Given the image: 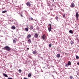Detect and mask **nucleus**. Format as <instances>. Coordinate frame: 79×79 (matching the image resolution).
I'll return each mask as SVG.
<instances>
[{"label": "nucleus", "mask_w": 79, "mask_h": 79, "mask_svg": "<svg viewBox=\"0 0 79 79\" xmlns=\"http://www.w3.org/2000/svg\"><path fill=\"white\" fill-rule=\"evenodd\" d=\"M49 26H50V27L48 28L49 32H50L52 30V25L51 24H49Z\"/></svg>", "instance_id": "f03ea898"}, {"label": "nucleus", "mask_w": 79, "mask_h": 79, "mask_svg": "<svg viewBox=\"0 0 79 79\" xmlns=\"http://www.w3.org/2000/svg\"><path fill=\"white\" fill-rule=\"evenodd\" d=\"M33 26H31V27H30V29L31 30H32V29H33Z\"/></svg>", "instance_id": "412c9836"}, {"label": "nucleus", "mask_w": 79, "mask_h": 79, "mask_svg": "<svg viewBox=\"0 0 79 79\" xmlns=\"http://www.w3.org/2000/svg\"><path fill=\"white\" fill-rule=\"evenodd\" d=\"M65 66H66V67H68V65H67V64H66L65 65Z\"/></svg>", "instance_id": "7c9ffc66"}, {"label": "nucleus", "mask_w": 79, "mask_h": 79, "mask_svg": "<svg viewBox=\"0 0 79 79\" xmlns=\"http://www.w3.org/2000/svg\"><path fill=\"white\" fill-rule=\"evenodd\" d=\"M15 40H17V39L15 38Z\"/></svg>", "instance_id": "72a5a7b5"}, {"label": "nucleus", "mask_w": 79, "mask_h": 79, "mask_svg": "<svg viewBox=\"0 0 79 79\" xmlns=\"http://www.w3.org/2000/svg\"><path fill=\"white\" fill-rule=\"evenodd\" d=\"M77 64H78V65H79V62L77 63Z\"/></svg>", "instance_id": "473e14b6"}, {"label": "nucleus", "mask_w": 79, "mask_h": 79, "mask_svg": "<svg viewBox=\"0 0 79 79\" xmlns=\"http://www.w3.org/2000/svg\"><path fill=\"white\" fill-rule=\"evenodd\" d=\"M52 77H54V76H53V75H52Z\"/></svg>", "instance_id": "e433bc0d"}, {"label": "nucleus", "mask_w": 79, "mask_h": 79, "mask_svg": "<svg viewBox=\"0 0 79 79\" xmlns=\"http://www.w3.org/2000/svg\"><path fill=\"white\" fill-rule=\"evenodd\" d=\"M16 24L18 25V23H16Z\"/></svg>", "instance_id": "2f4dec72"}, {"label": "nucleus", "mask_w": 79, "mask_h": 79, "mask_svg": "<svg viewBox=\"0 0 79 79\" xmlns=\"http://www.w3.org/2000/svg\"><path fill=\"white\" fill-rule=\"evenodd\" d=\"M24 79H27V78H24Z\"/></svg>", "instance_id": "f704fd0d"}, {"label": "nucleus", "mask_w": 79, "mask_h": 79, "mask_svg": "<svg viewBox=\"0 0 79 79\" xmlns=\"http://www.w3.org/2000/svg\"><path fill=\"white\" fill-rule=\"evenodd\" d=\"M19 73H21V72H22V71L21 70V69H19Z\"/></svg>", "instance_id": "6ab92c4d"}, {"label": "nucleus", "mask_w": 79, "mask_h": 79, "mask_svg": "<svg viewBox=\"0 0 79 79\" xmlns=\"http://www.w3.org/2000/svg\"><path fill=\"white\" fill-rule=\"evenodd\" d=\"M63 16L64 18H65V14H64Z\"/></svg>", "instance_id": "bb28decb"}, {"label": "nucleus", "mask_w": 79, "mask_h": 79, "mask_svg": "<svg viewBox=\"0 0 79 79\" xmlns=\"http://www.w3.org/2000/svg\"><path fill=\"white\" fill-rule=\"evenodd\" d=\"M72 8H74V6H75V5H74V4L73 3H72L71 4V5L70 6Z\"/></svg>", "instance_id": "20e7f679"}, {"label": "nucleus", "mask_w": 79, "mask_h": 79, "mask_svg": "<svg viewBox=\"0 0 79 79\" xmlns=\"http://www.w3.org/2000/svg\"><path fill=\"white\" fill-rule=\"evenodd\" d=\"M27 6H31V4L30 3L28 2L27 3Z\"/></svg>", "instance_id": "423d86ee"}, {"label": "nucleus", "mask_w": 79, "mask_h": 79, "mask_svg": "<svg viewBox=\"0 0 79 79\" xmlns=\"http://www.w3.org/2000/svg\"><path fill=\"white\" fill-rule=\"evenodd\" d=\"M44 68H45V67H44Z\"/></svg>", "instance_id": "58836bf2"}, {"label": "nucleus", "mask_w": 79, "mask_h": 79, "mask_svg": "<svg viewBox=\"0 0 79 79\" xmlns=\"http://www.w3.org/2000/svg\"><path fill=\"white\" fill-rule=\"evenodd\" d=\"M70 44H71V45H73V44H74V42H73V41L71 40V42H70Z\"/></svg>", "instance_id": "dca6fc26"}, {"label": "nucleus", "mask_w": 79, "mask_h": 79, "mask_svg": "<svg viewBox=\"0 0 79 79\" xmlns=\"http://www.w3.org/2000/svg\"><path fill=\"white\" fill-rule=\"evenodd\" d=\"M49 47L50 48V47H52V44H50L49 45Z\"/></svg>", "instance_id": "b1692460"}, {"label": "nucleus", "mask_w": 79, "mask_h": 79, "mask_svg": "<svg viewBox=\"0 0 79 79\" xmlns=\"http://www.w3.org/2000/svg\"><path fill=\"white\" fill-rule=\"evenodd\" d=\"M13 41L14 43H16V41H15V40H13Z\"/></svg>", "instance_id": "a878e982"}, {"label": "nucleus", "mask_w": 79, "mask_h": 79, "mask_svg": "<svg viewBox=\"0 0 79 79\" xmlns=\"http://www.w3.org/2000/svg\"><path fill=\"white\" fill-rule=\"evenodd\" d=\"M33 54H34V55L35 54V53H36V52H35V51H33L32 52Z\"/></svg>", "instance_id": "aec40b11"}, {"label": "nucleus", "mask_w": 79, "mask_h": 79, "mask_svg": "<svg viewBox=\"0 0 79 79\" xmlns=\"http://www.w3.org/2000/svg\"><path fill=\"white\" fill-rule=\"evenodd\" d=\"M53 0V2H54V0Z\"/></svg>", "instance_id": "4c0bfd02"}, {"label": "nucleus", "mask_w": 79, "mask_h": 79, "mask_svg": "<svg viewBox=\"0 0 79 79\" xmlns=\"http://www.w3.org/2000/svg\"><path fill=\"white\" fill-rule=\"evenodd\" d=\"M28 44H29L30 43H31V40L30 39H29L28 40Z\"/></svg>", "instance_id": "4468645a"}, {"label": "nucleus", "mask_w": 79, "mask_h": 79, "mask_svg": "<svg viewBox=\"0 0 79 79\" xmlns=\"http://www.w3.org/2000/svg\"><path fill=\"white\" fill-rule=\"evenodd\" d=\"M76 17L77 19L78 20V19L79 18V13L77 12L76 13Z\"/></svg>", "instance_id": "7ed1b4c3"}, {"label": "nucleus", "mask_w": 79, "mask_h": 79, "mask_svg": "<svg viewBox=\"0 0 79 79\" xmlns=\"http://www.w3.org/2000/svg\"><path fill=\"white\" fill-rule=\"evenodd\" d=\"M38 36H39V35H38L36 33L35 34L34 37L35 38H37L38 37Z\"/></svg>", "instance_id": "39448f33"}, {"label": "nucleus", "mask_w": 79, "mask_h": 79, "mask_svg": "<svg viewBox=\"0 0 79 79\" xmlns=\"http://www.w3.org/2000/svg\"><path fill=\"white\" fill-rule=\"evenodd\" d=\"M7 79H13V78H12L9 77Z\"/></svg>", "instance_id": "cd10ccee"}, {"label": "nucleus", "mask_w": 79, "mask_h": 79, "mask_svg": "<svg viewBox=\"0 0 79 79\" xmlns=\"http://www.w3.org/2000/svg\"><path fill=\"white\" fill-rule=\"evenodd\" d=\"M31 20H33V18H32L31 17Z\"/></svg>", "instance_id": "c756f323"}, {"label": "nucleus", "mask_w": 79, "mask_h": 79, "mask_svg": "<svg viewBox=\"0 0 79 79\" xmlns=\"http://www.w3.org/2000/svg\"><path fill=\"white\" fill-rule=\"evenodd\" d=\"M56 57H57V58H60V54H57L56 55Z\"/></svg>", "instance_id": "1a4fd4ad"}, {"label": "nucleus", "mask_w": 79, "mask_h": 79, "mask_svg": "<svg viewBox=\"0 0 79 79\" xmlns=\"http://www.w3.org/2000/svg\"><path fill=\"white\" fill-rule=\"evenodd\" d=\"M68 65L69 66H70V65H71V62H70V61H69Z\"/></svg>", "instance_id": "ddd939ff"}, {"label": "nucleus", "mask_w": 79, "mask_h": 79, "mask_svg": "<svg viewBox=\"0 0 79 79\" xmlns=\"http://www.w3.org/2000/svg\"><path fill=\"white\" fill-rule=\"evenodd\" d=\"M76 58L77 59H79V56H76Z\"/></svg>", "instance_id": "4be33fe9"}, {"label": "nucleus", "mask_w": 79, "mask_h": 79, "mask_svg": "<svg viewBox=\"0 0 79 79\" xmlns=\"http://www.w3.org/2000/svg\"><path fill=\"white\" fill-rule=\"evenodd\" d=\"M27 50H29V48H27Z\"/></svg>", "instance_id": "c9c22d12"}, {"label": "nucleus", "mask_w": 79, "mask_h": 79, "mask_svg": "<svg viewBox=\"0 0 79 79\" xmlns=\"http://www.w3.org/2000/svg\"><path fill=\"white\" fill-rule=\"evenodd\" d=\"M56 19L57 20V21H58V18L57 16H56Z\"/></svg>", "instance_id": "393cba45"}, {"label": "nucleus", "mask_w": 79, "mask_h": 79, "mask_svg": "<svg viewBox=\"0 0 79 79\" xmlns=\"http://www.w3.org/2000/svg\"><path fill=\"white\" fill-rule=\"evenodd\" d=\"M20 15H21V16H22V17H23V14H21Z\"/></svg>", "instance_id": "c85d7f7f"}, {"label": "nucleus", "mask_w": 79, "mask_h": 79, "mask_svg": "<svg viewBox=\"0 0 79 79\" xmlns=\"http://www.w3.org/2000/svg\"><path fill=\"white\" fill-rule=\"evenodd\" d=\"M3 50H6L7 51H10V48L8 46H6L5 47L2 48Z\"/></svg>", "instance_id": "f257e3e1"}, {"label": "nucleus", "mask_w": 79, "mask_h": 79, "mask_svg": "<svg viewBox=\"0 0 79 79\" xmlns=\"http://www.w3.org/2000/svg\"><path fill=\"white\" fill-rule=\"evenodd\" d=\"M73 76H70V79H73Z\"/></svg>", "instance_id": "5701e85b"}, {"label": "nucleus", "mask_w": 79, "mask_h": 79, "mask_svg": "<svg viewBox=\"0 0 79 79\" xmlns=\"http://www.w3.org/2000/svg\"><path fill=\"white\" fill-rule=\"evenodd\" d=\"M31 37V35L30 34H29L27 36V38H30Z\"/></svg>", "instance_id": "9b49d317"}, {"label": "nucleus", "mask_w": 79, "mask_h": 79, "mask_svg": "<svg viewBox=\"0 0 79 79\" xmlns=\"http://www.w3.org/2000/svg\"><path fill=\"white\" fill-rule=\"evenodd\" d=\"M31 74L29 73L28 75V77H31Z\"/></svg>", "instance_id": "2eb2a0df"}, {"label": "nucleus", "mask_w": 79, "mask_h": 79, "mask_svg": "<svg viewBox=\"0 0 79 79\" xmlns=\"http://www.w3.org/2000/svg\"><path fill=\"white\" fill-rule=\"evenodd\" d=\"M69 32L70 33V34H73V31L72 30H70L69 31Z\"/></svg>", "instance_id": "9d476101"}, {"label": "nucleus", "mask_w": 79, "mask_h": 79, "mask_svg": "<svg viewBox=\"0 0 79 79\" xmlns=\"http://www.w3.org/2000/svg\"><path fill=\"white\" fill-rule=\"evenodd\" d=\"M7 11L6 10H4L2 12V13H6Z\"/></svg>", "instance_id": "a211bd4d"}, {"label": "nucleus", "mask_w": 79, "mask_h": 79, "mask_svg": "<svg viewBox=\"0 0 79 79\" xmlns=\"http://www.w3.org/2000/svg\"><path fill=\"white\" fill-rule=\"evenodd\" d=\"M42 38L44 40V39H45V36H44V35H43Z\"/></svg>", "instance_id": "f3484780"}, {"label": "nucleus", "mask_w": 79, "mask_h": 79, "mask_svg": "<svg viewBox=\"0 0 79 79\" xmlns=\"http://www.w3.org/2000/svg\"><path fill=\"white\" fill-rule=\"evenodd\" d=\"M3 75L4 76H5V77H8V75H7L5 74V73H3Z\"/></svg>", "instance_id": "f8f14e48"}, {"label": "nucleus", "mask_w": 79, "mask_h": 79, "mask_svg": "<svg viewBox=\"0 0 79 79\" xmlns=\"http://www.w3.org/2000/svg\"><path fill=\"white\" fill-rule=\"evenodd\" d=\"M11 29L13 30L15 29H16V27H15L14 26H12L11 27Z\"/></svg>", "instance_id": "0eeeda50"}, {"label": "nucleus", "mask_w": 79, "mask_h": 79, "mask_svg": "<svg viewBox=\"0 0 79 79\" xmlns=\"http://www.w3.org/2000/svg\"><path fill=\"white\" fill-rule=\"evenodd\" d=\"M25 30L26 31H27V32H28V31H29V28L27 27L25 28Z\"/></svg>", "instance_id": "6e6552de"}]
</instances>
